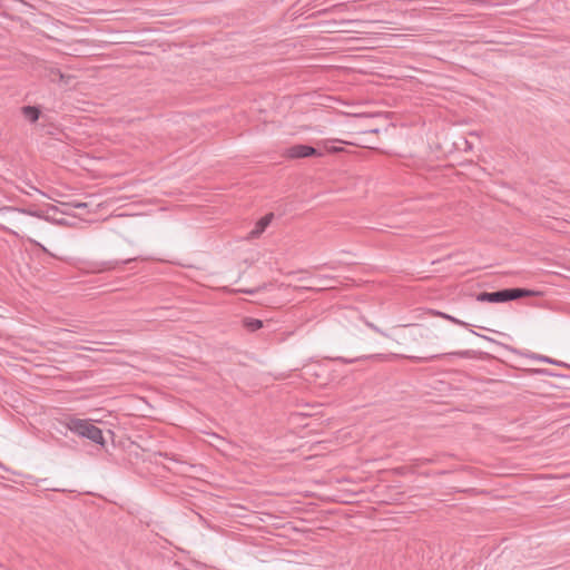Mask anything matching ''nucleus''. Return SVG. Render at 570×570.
<instances>
[{"mask_svg": "<svg viewBox=\"0 0 570 570\" xmlns=\"http://www.w3.org/2000/svg\"><path fill=\"white\" fill-rule=\"evenodd\" d=\"M65 425L72 433L81 438H86L102 446L105 445L102 431L98 426L94 425L89 420L69 416L66 419Z\"/></svg>", "mask_w": 570, "mask_h": 570, "instance_id": "obj_1", "label": "nucleus"}, {"mask_svg": "<svg viewBox=\"0 0 570 570\" xmlns=\"http://www.w3.org/2000/svg\"><path fill=\"white\" fill-rule=\"evenodd\" d=\"M533 289L525 288H503L497 292H481L476 295V301L488 303H503L519 299L524 296H533Z\"/></svg>", "mask_w": 570, "mask_h": 570, "instance_id": "obj_2", "label": "nucleus"}, {"mask_svg": "<svg viewBox=\"0 0 570 570\" xmlns=\"http://www.w3.org/2000/svg\"><path fill=\"white\" fill-rule=\"evenodd\" d=\"M535 373H537V396H540L541 399H544L546 395L549 394L548 382L544 379L546 376L559 377V379L564 377V375H562V374H559V373H556V372H552V371H549L546 368H540V367H537ZM548 407H550L549 404H547L543 400L537 399V412H541L542 410L548 409Z\"/></svg>", "mask_w": 570, "mask_h": 570, "instance_id": "obj_3", "label": "nucleus"}, {"mask_svg": "<svg viewBox=\"0 0 570 570\" xmlns=\"http://www.w3.org/2000/svg\"><path fill=\"white\" fill-rule=\"evenodd\" d=\"M323 154L308 145H293L285 149L284 157L288 159H298V158H306V157H321Z\"/></svg>", "mask_w": 570, "mask_h": 570, "instance_id": "obj_4", "label": "nucleus"}, {"mask_svg": "<svg viewBox=\"0 0 570 570\" xmlns=\"http://www.w3.org/2000/svg\"><path fill=\"white\" fill-rule=\"evenodd\" d=\"M274 218V214L273 213H269L267 215H265L264 217H262L255 225L254 229L249 233V236L252 238H256L258 236H261L265 229L269 226V224L272 223Z\"/></svg>", "mask_w": 570, "mask_h": 570, "instance_id": "obj_5", "label": "nucleus"}, {"mask_svg": "<svg viewBox=\"0 0 570 570\" xmlns=\"http://www.w3.org/2000/svg\"><path fill=\"white\" fill-rule=\"evenodd\" d=\"M0 213L1 214L20 213V214H27V215L38 217V218L48 219L41 210L23 209V208L21 209V208H17V207H12V206H4V207L0 208Z\"/></svg>", "mask_w": 570, "mask_h": 570, "instance_id": "obj_6", "label": "nucleus"}, {"mask_svg": "<svg viewBox=\"0 0 570 570\" xmlns=\"http://www.w3.org/2000/svg\"><path fill=\"white\" fill-rule=\"evenodd\" d=\"M243 326L248 331V332H256L258 330H261L263 327V321L258 320V318H253V317H244L243 318Z\"/></svg>", "mask_w": 570, "mask_h": 570, "instance_id": "obj_7", "label": "nucleus"}, {"mask_svg": "<svg viewBox=\"0 0 570 570\" xmlns=\"http://www.w3.org/2000/svg\"><path fill=\"white\" fill-rule=\"evenodd\" d=\"M446 354H434V355H430V356H423V357H417V356H409V358L411 360H414V361H432V360H435V358H439V357H442V356H445ZM448 355H458L460 357H468L469 356V352L468 351H462V352H453V353H449Z\"/></svg>", "mask_w": 570, "mask_h": 570, "instance_id": "obj_8", "label": "nucleus"}, {"mask_svg": "<svg viewBox=\"0 0 570 570\" xmlns=\"http://www.w3.org/2000/svg\"><path fill=\"white\" fill-rule=\"evenodd\" d=\"M22 114L28 120L36 122L40 117V109L36 106H24L22 107Z\"/></svg>", "mask_w": 570, "mask_h": 570, "instance_id": "obj_9", "label": "nucleus"}, {"mask_svg": "<svg viewBox=\"0 0 570 570\" xmlns=\"http://www.w3.org/2000/svg\"><path fill=\"white\" fill-rule=\"evenodd\" d=\"M60 71V69L53 66H43V76L48 78L51 82H57Z\"/></svg>", "mask_w": 570, "mask_h": 570, "instance_id": "obj_10", "label": "nucleus"}, {"mask_svg": "<svg viewBox=\"0 0 570 570\" xmlns=\"http://www.w3.org/2000/svg\"><path fill=\"white\" fill-rule=\"evenodd\" d=\"M428 332L429 330L428 328H424L422 326H417L415 325L414 326V331L411 333L410 337L413 342H419L420 340H423V338H428L429 335H428Z\"/></svg>", "mask_w": 570, "mask_h": 570, "instance_id": "obj_11", "label": "nucleus"}, {"mask_svg": "<svg viewBox=\"0 0 570 570\" xmlns=\"http://www.w3.org/2000/svg\"><path fill=\"white\" fill-rule=\"evenodd\" d=\"M535 360H537V362H544V363H550V364H554L558 366H566V364L563 362L556 361L553 358H550L548 356L540 355V354H537Z\"/></svg>", "mask_w": 570, "mask_h": 570, "instance_id": "obj_12", "label": "nucleus"}, {"mask_svg": "<svg viewBox=\"0 0 570 570\" xmlns=\"http://www.w3.org/2000/svg\"><path fill=\"white\" fill-rule=\"evenodd\" d=\"M132 261H135V258H126V259H122L121 262H118V261L107 262V263H104V265H105V269H115L119 264H127Z\"/></svg>", "mask_w": 570, "mask_h": 570, "instance_id": "obj_13", "label": "nucleus"}, {"mask_svg": "<svg viewBox=\"0 0 570 570\" xmlns=\"http://www.w3.org/2000/svg\"><path fill=\"white\" fill-rule=\"evenodd\" d=\"M436 315H439V316H441V317H443V318H445V320H448V321H450V322H452V323H454L456 325L464 326V327L468 326V324L465 322H463L461 320H458V318H455V317H453L451 315H448L445 313L438 312Z\"/></svg>", "mask_w": 570, "mask_h": 570, "instance_id": "obj_14", "label": "nucleus"}, {"mask_svg": "<svg viewBox=\"0 0 570 570\" xmlns=\"http://www.w3.org/2000/svg\"><path fill=\"white\" fill-rule=\"evenodd\" d=\"M75 77L60 71L57 82L68 86Z\"/></svg>", "mask_w": 570, "mask_h": 570, "instance_id": "obj_15", "label": "nucleus"}, {"mask_svg": "<svg viewBox=\"0 0 570 570\" xmlns=\"http://www.w3.org/2000/svg\"><path fill=\"white\" fill-rule=\"evenodd\" d=\"M330 142H332V140H325L324 141V147L326 148V150L328 153L336 154V153H341V151L344 150L342 147L330 146Z\"/></svg>", "mask_w": 570, "mask_h": 570, "instance_id": "obj_16", "label": "nucleus"}, {"mask_svg": "<svg viewBox=\"0 0 570 570\" xmlns=\"http://www.w3.org/2000/svg\"><path fill=\"white\" fill-rule=\"evenodd\" d=\"M331 281H333V277H331V276H320L318 277V283L324 286L323 288L331 287L328 284V282H331Z\"/></svg>", "mask_w": 570, "mask_h": 570, "instance_id": "obj_17", "label": "nucleus"}, {"mask_svg": "<svg viewBox=\"0 0 570 570\" xmlns=\"http://www.w3.org/2000/svg\"><path fill=\"white\" fill-rule=\"evenodd\" d=\"M29 242L35 246L39 247L43 253L53 256L42 244L38 243L37 240L29 238Z\"/></svg>", "mask_w": 570, "mask_h": 570, "instance_id": "obj_18", "label": "nucleus"}, {"mask_svg": "<svg viewBox=\"0 0 570 570\" xmlns=\"http://www.w3.org/2000/svg\"><path fill=\"white\" fill-rule=\"evenodd\" d=\"M557 215H559V210H557V209H552V210L547 209V213H546L547 217H556Z\"/></svg>", "mask_w": 570, "mask_h": 570, "instance_id": "obj_19", "label": "nucleus"}, {"mask_svg": "<svg viewBox=\"0 0 570 570\" xmlns=\"http://www.w3.org/2000/svg\"><path fill=\"white\" fill-rule=\"evenodd\" d=\"M566 404L563 402H553L552 410L562 409Z\"/></svg>", "mask_w": 570, "mask_h": 570, "instance_id": "obj_20", "label": "nucleus"}, {"mask_svg": "<svg viewBox=\"0 0 570 570\" xmlns=\"http://www.w3.org/2000/svg\"><path fill=\"white\" fill-rule=\"evenodd\" d=\"M394 471L396 474L403 475L405 473V468L400 466V468H396Z\"/></svg>", "mask_w": 570, "mask_h": 570, "instance_id": "obj_21", "label": "nucleus"}, {"mask_svg": "<svg viewBox=\"0 0 570 570\" xmlns=\"http://www.w3.org/2000/svg\"><path fill=\"white\" fill-rule=\"evenodd\" d=\"M76 207L77 208L86 207V204H77Z\"/></svg>", "mask_w": 570, "mask_h": 570, "instance_id": "obj_22", "label": "nucleus"}, {"mask_svg": "<svg viewBox=\"0 0 570 570\" xmlns=\"http://www.w3.org/2000/svg\"><path fill=\"white\" fill-rule=\"evenodd\" d=\"M214 436H215L216 439H218L219 441H225L223 438H220V436H219V435H217V434H214Z\"/></svg>", "mask_w": 570, "mask_h": 570, "instance_id": "obj_23", "label": "nucleus"}, {"mask_svg": "<svg viewBox=\"0 0 570 570\" xmlns=\"http://www.w3.org/2000/svg\"><path fill=\"white\" fill-rule=\"evenodd\" d=\"M465 145L468 146V148H471V145L469 144L468 140H465Z\"/></svg>", "mask_w": 570, "mask_h": 570, "instance_id": "obj_24", "label": "nucleus"}, {"mask_svg": "<svg viewBox=\"0 0 570 570\" xmlns=\"http://www.w3.org/2000/svg\"><path fill=\"white\" fill-rule=\"evenodd\" d=\"M245 293L253 294L254 291H244Z\"/></svg>", "mask_w": 570, "mask_h": 570, "instance_id": "obj_25", "label": "nucleus"}]
</instances>
